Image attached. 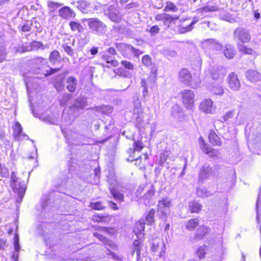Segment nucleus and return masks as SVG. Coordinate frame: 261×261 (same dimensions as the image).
Here are the masks:
<instances>
[{"mask_svg": "<svg viewBox=\"0 0 261 261\" xmlns=\"http://www.w3.org/2000/svg\"><path fill=\"white\" fill-rule=\"evenodd\" d=\"M49 60L54 64L60 63L61 61V57L59 52L57 50L51 52L49 56Z\"/></svg>", "mask_w": 261, "mask_h": 261, "instance_id": "25", "label": "nucleus"}, {"mask_svg": "<svg viewBox=\"0 0 261 261\" xmlns=\"http://www.w3.org/2000/svg\"><path fill=\"white\" fill-rule=\"evenodd\" d=\"M247 79L252 82H256L261 80V75L256 71L250 70L246 72Z\"/></svg>", "mask_w": 261, "mask_h": 261, "instance_id": "19", "label": "nucleus"}, {"mask_svg": "<svg viewBox=\"0 0 261 261\" xmlns=\"http://www.w3.org/2000/svg\"><path fill=\"white\" fill-rule=\"evenodd\" d=\"M13 136L15 140H20L21 136H25L22 133V128L19 122L15 123V128L13 131Z\"/></svg>", "mask_w": 261, "mask_h": 261, "instance_id": "26", "label": "nucleus"}, {"mask_svg": "<svg viewBox=\"0 0 261 261\" xmlns=\"http://www.w3.org/2000/svg\"><path fill=\"white\" fill-rule=\"evenodd\" d=\"M130 51L133 53L136 57H138L140 55L143 54L144 51L140 50L138 49H136L134 47H130Z\"/></svg>", "mask_w": 261, "mask_h": 261, "instance_id": "58", "label": "nucleus"}, {"mask_svg": "<svg viewBox=\"0 0 261 261\" xmlns=\"http://www.w3.org/2000/svg\"><path fill=\"white\" fill-rule=\"evenodd\" d=\"M214 175V172L212 168L209 165L206 164L200 170L198 180L199 182H202L204 180Z\"/></svg>", "mask_w": 261, "mask_h": 261, "instance_id": "8", "label": "nucleus"}, {"mask_svg": "<svg viewBox=\"0 0 261 261\" xmlns=\"http://www.w3.org/2000/svg\"><path fill=\"white\" fill-rule=\"evenodd\" d=\"M133 117L134 119L135 120L136 126L138 128L142 127L144 123V115L143 110L140 103L135 104Z\"/></svg>", "mask_w": 261, "mask_h": 261, "instance_id": "4", "label": "nucleus"}, {"mask_svg": "<svg viewBox=\"0 0 261 261\" xmlns=\"http://www.w3.org/2000/svg\"><path fill=\"white\" fill-rule=\"evenodd\" d=\"M78 5L77 7L84 13H87L88 8L90 7V5L88 4L86 2L82 1L77 3Z\"/></svg>", "mask_w": 261, "mask_h": 261, "instance_id": "35", "label": "nucleus"}, {"mask_svg": "<svg viewBox=\"0 0 261 261\" xmlns=\"http://www.w3.org/2000/svg\"><path fill=\"white\" fill-rule=\"evenodd\" d=\"M105 14L113 22H119L121 20L119 12L115 6H110L105 11Z\"/></svg>", "mask_w": 261, "mask_h": 261, "instance_id": "10", "label": "nucleus"}, {"mask_svg": "<svg viewBox=\"0 0 261 261\" xmlns=\"http://www.w3.org/2000/svg\"><path fill=\"white\" fill-rule=\"evenodd\" d=\"M72 95L69 93H65L63 94L60 100V104L61 106H64L66 105L67 102L71 99Z\"/></svg>", "mask_w": 261, "mask_h": 261, "instance_id": "41", "label": "nucleus"}, {"mask_svg": "<svg viewBox=\"0 0 261 261\" xmlns=\"http://www.w3.org/2000/svg\"><path fill=\"white\" fill-rule=\"evenodd\" d=\"M88 21L90 29L96 33L102 34L106 31V25L99 19L90 18Z\"/></svg>", "mask_w": 261, "mask_h": 261, "instance_id": "5", "label": "nucleus"}, {"mask_svg": "<svg viewBox=\"0 0 261 261\" xmlns=\"http://www.w3.org/2000/svg\"><path fill=\"white\" fill-rule=\"evenodd\" d=\"M66 88L70 92H74L77 84V79L73 76L68 77L66 81Z\"/></svg>", "mask_w": 261, "mask_h": 261, "instance_id": "15", "label": "nucleus"}, {"mask_svg": "<svg viewBox=\"0 0 261 261\" xmlns=\"http://www.w3.org/2000/svg\"><path fill=\"white\" fill-rule=\"evenodd\" d=\"M182 112V108L177 105H175L172 107L171 113L174 117H179Z\"/></svg>", "mask_w": 261, "mask_h": 261, "instance_id": "39", "label": "nucleus"}, {"mask_svg": "<svg viewBox=\"0 0 261 261\" xmlns=\"http://www.w3.org/2000/svg\"><path fill=\"white\" fill-rule=\"evenodd\" d=\"M142 246L143 244L141 243L140 240H135L133 242L132 250L130 251V253L132 254V255H133L135 252H136L137 257H139L140 255L141 249Z\"/></svg>", "mask_w": 261, "mask_h": 261, "instance_id": "18", "label": "nucleus"}, {"mask_svg": "<svg viewBox=\"0 0 261 261\" xmlns=\"http://www.w3.org/2000/svg\"><path fill=\"white\" fill-rule=\"evenodd\" d=\"M237 46L240 51L246 54L252 55L253 50L251 48H248L245 46L243 43H237Z\"/></svg>", "mask_w": 261, "mask_h": 261, "instance_id": "33", "label": "nucleus"}, {"mask_svg": "<svg viewBox=\"0 0 261 261\" xmlns=\"http://www.w3.org/2000/svg\"><path fill=\"white\" fill-rule=\"evenodd\" d=\"M151 250L154 252H159V255L161 257L165 254L166 246L163 241H154L151 246Z\"/></svg>", "mask_w": 261, "mask_h": 261, "instance_id": "12", "label": "nucleus"}, {"mask_svg": "<svg viewBox=\"0 0 261 261\" xmlns=\"http://www.w3.org/2000/svg\"><path fill=\"white\" fill-rule=\"evenodd\" d=\"M121 64L126 69H127L130 70H133L134 69L133 64L129 61H127L126 60H122L121 62Z\"/></svg>", "mask_w": 261, "mask_h": 261, "instance_id": "52", "label": "nucleus"}, {"mask_svg": "<svg viewBox=\"0 0 261 261\" xmlns=\"http://www.w3.org/2000/svg\"><path fill=\"white\" fill-rule=\"evenodd\" d=\"M142 63L147 67L151 65V58L149 55H145L142 59Z\"/></svg>", "mask_w": 261, "mask_h": 261, "instance_id": "51", "label": "nucleus"}, {"mask_svg": "<svg viewBox=\"0 0 261 261\" xmlns=\"http://www.w3.org/2000/svg\"><path fill=\"white\" fill-rule=\"evenodd\" d=\"M205 41L207 43L208 46L212 49L216 51H220L223 49V45L222 44L219 42L215 39H208Z\"/></svg>", "mask_w": 261, "mask_h": 261, "instance_id": "17", "label": "nucleus"}, {"mask_svg": "<svg viewBox=\"0 0 261 261\" xmlns=\"http://www.w3.org/2000/svg\"><path fill=\"white\" fill-rule=\"evenodd\" d=\"M13 191L17 193L16 202L20 203L22 201L27 188V185L24 180H19L16 182L11 184Z\"/></svg>", "mask_w": 261, "mask_h": 261, "instance_id": "3", "label": "nucleus"}, {"mask_svg": "<svg viewBox=\"0 0 261 261\" xmlns=\"http://www.w3.org/2000/svg\"><path fill=\"white\" fill-rule=\"evenodd\" d=\"M228 84L229 88L233 91H239L241 83L238 75L234 72H231L227 77Z\"/></svg>", "mask_w": 261, "mask_h": 261, "instance_id": "11", "label": "nucleus"}, {"mask_svg": "<svg viewBox=\"0 0 261 261\" xmlns=\"http://www.w3.org/2000/svg\"><path fill=\"white\" fill-rule=\"evenodd\" d=\"M64 50L65 53L69 56L72 57L74 55V52L73 49L69 46L67 43H64L62 46Z\"/></svg>", "mask_w": 261, "mask_h": 261, "instance_id": "44", "label": "nucleus"}, {"mask_svg": "<svg viewBox=\"0 0 261 261\" xmlns=\"http://www.w3.org/2000/svg\"><path fill=\"white\" fill-rule=\"evenodd\" d=\"M93 236L97 238L99 241H101L106 245L109 246L112 249L115 250L117 249V246L112 241L109 240L102 234H100L97 232H95L93 233Z\"/></svg>", "mask_w": 261, "mask_h": 261, "instance_id": "14", "label": "nucleus"}, {"mask_svg": "<svg viewBox=\"0 0 261 261\" xmlns=\"http://www.w3.org/2000/svg\"><path fill=\"white\" fill-rule=\"evenodd\" d=\"M31 49H30V47L29 46H19L16 49V51L17 52H20V53H24V52L29 51H31Z\"/></svg>", "mask_w": 261, "mask_h": 261, "instance_id": "59", "label": "nucleus"}, {"mask_svg": "<svg viewBox=\"0 0 261 261\" xmlns=\"http://www.w3.org/2000/svg\"><path fill=\"white\" fill-rule=\"evenodd\" d=\"M209 141L214 145L221 146L222 145L220 138L213 130H211L208 135Z\"/></svg>", "mask_w": 261, "mask_h": 261, "instance_id": "20", "label": "nucleus"}, {"mask_svg": "<svg viewBox=\"0 0 261 261\" xmlns=\"http://www.w3.org/2000/svg\"><path fill=\"white\" fill-rule=\"evenodd\" d=\"M145 224V222L144 219H141L136 223L134 232L138 237L144 234L143 232L144 231Z\"/></svg>", "mask_w": 261, "mask_h": 261, "instance_id": "16", "label": "nucleus"}, {"mask_svg": "<svg viewBox=\"0 0 261 261\" xmlns=\"http://www.w3.org/2000/svg\"><path fill=\"white\" fill-rule=\"evenodd\" d=\"M141 86L143 88V95L145 97L148 94V84L145 79H142L141 82Z\"/></svg>", "mask_w": 261, "mask_h": 261, "instance_id": "48", "label": "nucleus"}, {"mask_svg": "<svg viewBox=\"0 0 261 261\" xmlns=\"http://www.w3.org/2000/svg\"><path fill=\"white\" fill-rule=\"evenodd\" d=\"M177 7L175 6V5L171 2H167L166 4V6L164 9L165 11H172L173 12H176L177 11Z\"/></svg>", "mask_w": 261, "mask_h": 261, "instance_id": "50", "label": "nucleus"}, {"mask_svg": "<svg viewBox=\"0 0 261 261\" xmlns=\"http://www.w3.org/2000/svg\"><path fill=\"white\" fill-rule=\"evenodd\" d=\"M172 205L171 201L168 198H165L159 201L158 213L160 216H166L169 214L170 208Z\"/></svg>", "mask_w": 261, "mask_h": 261, "instance_id": "6", "label": "nucleus"}, {"mask_svg": "<svg viewBox=\"0 0 261 261\" xmlns=\"http://www.w3.org/2000/svg\"><path fill=\"white\" fill-rule=\"evenodd\" d=\"M117 73L118 75L124 77L130 78L132 76L131 74L129 72L126 71L125 69L122 68L117 69Z\"/></svg>", "mask_w": 261, "mask_h": 261, "instance_id": "46", "label": "nucleus"}, {"mask_svg": "<svg viewBox=\"0 0 261 261\" xmlns=\"http://www.w3.org/2000/svg\"><path fill=\"white\" fill-rule=\"evenodd\" d=\"M160 30V28L158 25H155L150 28L149 32L151 36H154L159 33Z\"/></svg>", "mask_w": 261, "mask_h": 261, "instance_id": "53", "label": "nucleus"}, {"mask_svg": "<svg viewBox=\"0 0 261 261\" xmlns=\"http://www.w3.org/2000/svg\"><path fill=\"white\" fill-rule=\"evenodd\" d=\"M11 184H13L19 181L18 178L16 176V173L14 171L12 172L11 173Z\"/></svg>", "mask_w": 261, "mask_h": 261, "instance_id": "63", "label": "nucleus"}, {"mask_svg": "<svg viewBox=\"0 0 261 261\" xmlns=\"http://www.w3.org/2000/svg\"><path fill=\"white\" fill-rule=\"evenodd\" d=\"M90 206L91 208L95 210H102L105 207L101 201L91 202Z\"/></svg>", "mask_w": 261, "mask_h": 261, "instance_id": "45", "label": "nucleus"}, {"mask_svg": "<svg viewBox=\"0 0 261 261\" xmlns=\"http://www.w3.org/2000/svg\"><path fill=\"white\" fill-rule=\"evenodd\" d=\"M8 244L7 243V240L0 239V249L1 250H5L7 247Z\"/></svg>", "mask_w": 261, "mask_h": 261, "instance_id": "61", "label": "nucleus"}, {"mask_svg": "<svg viewBox=\"0 0 261 261\" xmlns=\"http://www.w3.org/2000/svg\"><path fill=\"white\" fill-rule=\"evenodd\" d=\"M201 204L197 201H193L189 203V210L191 213H198L201 210Z\"/></svg>", "mask_w": 261, "mask_h": 261, "instance_id": "24", "label": "nucleus"}, {"mask_svg": "<svg viewBox=\"0 0 261 261\" xmlns=\"http://www.w3.org/2000/svg\"><path fill=\"white\" fill-rule=\"evenodd\" d=\"M133 148L136 151H140L143 148L142 143L140 141H135L133 143Z\"/></svg>", "mask_w": 261, "mask_h": 261, "instance_id": "55", "label": "nucleus"}, {"mask_svg": "<svg viewBox=\"0 0 261 261\" xmlns=\"http://www.w3.org/2000/svg\"><path fill=\"white\" fill-rule=\"evenodd\" d=\"M109 189L111 195L115 199L120 201H123L124 196L122 194L115 189L114 187H109Z\"/></svg>", "mask_w": 261, "mask_h": 261, "instance_id": "29", "label": "nucleus"}, {"mask_svg": "<svg viewBox=\"0 0 261 261\" xmlns=\"http://www.w3.org/2000/svg\"><path fill=\"white\" fill-rule=\"evenodd\" d=\"M212 77L214 80H218L219 79H221L223 77V74L222 73H220L216 70H214L211 74Z\"/></svg>", "mask_w": 261, "mask_h": 261, "instance_id": "54", "label": "nucleus"}, {"mask_svg": "<svg viewBox=\"0 0 261 261\" xmlns=\"http://www.w3.org/2000/svg\"><path fill=\"white\" fill-rule=\"evenodd\" d=\"M182 101L184 107L187 110H192L194 106V92L189 89H185L181 92Z\"/></svg>", "mask_w": 261, "mask_h": 261, "instance_id": "1", "label": "nucleus"}, {"mask_svg": "<svg viewBox=\"0 0 261 261\" xmlns=\"http://www.w3.org/2000/svg\"><path fill=\"white\" fill-rule=\"evenodd\" d=\"M6 53L3 47H0V63L2 62L5 59Z\"/></svg>", "mask_w": 261, "mask_h": 261, "instance_id": "62", "label": "nucleus"}, {"mask_svg": "<svg viewBox=\"0 0 261 261\" xmlns=\"http://www.w3.org/2000/svg\"><path fill=\"white\" fill-rule=\"evenodd\" d=\"M48 6L50 9V11H55V10L58 9L59 7L60 6V5L58 3L51 2V1H48Z\"/></svg>", "mask_w": 261, "mask_h": 261, "instance_id": "57", "label": "nucleus"}, {"mask_svg": "<svg viewBox=\"0 0 261 261\" xmlns=\"http://www.w3.org/2000/svg\"><path fill=\"white\" fill-rule=\"evenodd\" d=\"M209 89L215 95H221L224 93V89L220 84H213Z\"/></svg>", "mask_w": 261, "mask_h": 261, "instance_id": "27", "label": "nucleus"}, {"mask_svg": "<svg viewBox=\"0 0 261 261\" xmlns=\"http://www.w3.org/2000/svg\"><path fill=\"white\" fill-rule=\"evenodd\" d=\"M155 211L153 208H151L146 215L145 217V222L148 225H151L154 222V215Z\"/></svg>", "mask_w": 261, "mask_h": 261, "instance_id": "28", "label": "nucleus"}, {"mask_svg": "<svg viewBox=\"0 0 261 261\" xmlns=\"http://www.w3.org/2000/svg\"><path fill=\"white\" fill-rule=\"evenodd\" d=\"M92 109L94 110L97 112H101L106 115L111 114L113 111V108L108 105L96 106L94 107V108H92Z\"/></svg>", "mask_w": 261, "mask_h": 261, "instance_id": "23", "label": "nucleus"}, {"mask_svg": "<svg viewBox=\"0 0 261 261\" xmlns=\"http://www.w3.org/2000/svg\"><path fill=\"white\" fill-rule=\"evenodd\" d=\"M233 116V113L232 112H228L224 116H223L222 118V122H227L230 118H231Z\"/></svg>", "mask_w": 261, "mask_h": 261, "instance_id": "60", "label": "nucleus"}, {"mask_svg": "<svg viewBox=\"0 0 261 261\" xmlns=\"http://www.w3.org/2000/svg\"><path fill=\"white\" fill-rule=\"evenodd\" d=\"M30 47V49H31V50L33 49H38L40 48H42V49H44V45L41 42L34 41L30 44V45L29 46Z\"/></svg>", "mask_w": 261, "mask_h": 261, "instance_id": "42", "label": "nucleus"}, {"mask_svg": "<svg viewBox=\"0 0 261 261\" xmlns=\"http://www.w3.org/2000/svg\"><path fill=\"white\" fill-rule=\"evenodd\" d=\"M14 251L19 252L20 250V246L19 243V236L17 234H15L14 237Z\"/></svg>", "mask_w": 261, "mask_h": 261, "instance_id": "49", "label": "nucleus"}, {"mask_svg": "<svg viewBox=\"0 0 261 261\" xmlns=\"http://www.w3.org/2000/svg\"><path fill=\"white\" fill-rule=\"evenodd\" d=\"M95 229L99 230V231H102L104 233L109 234L110 235L113 234L115 232L114 228H110V227H104L97 226L95 228Z\"/></svg>", "mask_w": 261, "mask_h": 261, "instance_id": "40", "label": "nucleus"}, {"mask_svg": "<svg viewBox=\"0 0 261 261\" xmlns=\"http://www.w3.org/2000/svg\"><path fill=\"white\" fill-rule=\"evenodd\" d=\"M209 192L204 188H199L197 189V194L199 197H204L209 195Z\"/></svg>", "mask_w": 261, "mask_h": 261, "instance_id": "47", "label": "nucleus"}, {"mask_svg": "<svg viewBox=\"0 0 261 261\" xmlns=\"http://www.w3.org/2000/svg\"><path fill=\"white\" fill-rule=\"evenodd\" d=\"M200 109L205 113H212L214 110L213 101L210 99H206L202 101L200 105Z\"/></svg>", "mask_w": 261, "mask_h": 261, "instance_id": "13", "label": "nucleus"}, {"mask_svg": "<svg viewBox=\"0 0 261 261\" xmlns=\"http://www.w3.org/2000/svg\"><path fill=\"white\" fill-rule=\"evenodd\" d=\"M199 220L197 218L190 219L187 223L186 228L189 230H193L199 224Z\"/></svg>", "mask_w": 261, "mask_h": 261, "instance_id": "30", "label": "nucleus"}, {"mask_svg": "<svg viewBox=\"0 0 261 261\" xmlns=\"http://www.w3.org/2000/svg\"><path fill=\"white\" fill-rule=\"evenodd\" d=\"M210 228L205 226H201L197 229L195 234L196 239L199 240L203 238L209 232Z\"/></svg>", "mask_w": 261, "mask_h": 261, "instance_id": "21", "label": "nucleus"}, {"mask_svg": "<svg viewBox=\"0 0 261 261\" xmlns=\"http://www.w3.org/2000/svg\"><path fill=\"white\" fill-rule=\"evenodd\" d=\"M44 60L45 59L44 58L40 57H37L31 60L30 64L36 67L39 68L41 65L43 64V62Z\"/></svg>", "mask_w": 261, "mask_h": 261, "instance_id": "34", "label": "nucleus"}, {"mask_svg": "<svg viewBox=\"0 0 261 261\" xmlns=\"http://www.w3.org/2000/svg\"><path fill=\"white\" fill-rule=\"evenodd\" d=\"M193 28L194 27L191 25V23L187 25L181 24L179 27L178 31L180 34H184L188 32L191 31L193 29Z\"/></svg>", "mask_w": 261, "mask_h": 261, "instance_id": "38", "label": "nucleus"}, {"mask_svg": "<svg viewBox=\"0 0 261 261\" xmlns=\"http://www.w3.org/2000/svg\"><path fill=\"white\" fill-rule=\"evenodd\" d=\"M88 105L87 99L84 96H80L76 98L69 108L73 113L83 110Z\"/></svg>", "mask_w": 261, "mask_h": 261, "instance_id": "7", "label": "nucleus"}, {"mask_svg": "<svg viewBox=\"0 0 261 261\" xmlns=\"http://www.w3.org/2000/svg\"><path fill=\"white\" fill-rule=\"evenodd\" d=\"M102 58L103 60L106 61L107 63L110 64L113 66L116 67L118 65V62L116 60L113 59L112 57L106 53L102 56Z\"/></svg>", "mask_w": 261, "mask_h": 261, "instance_id": "32", "label": "nucleus"}, {"mask_svg": "<svg viewBox=\"0 0 261 261\" xmlns=\"http://www.w3.org/2000/svg\"><path fill=\"white\" fill-rule=\"evenodd\" d=\"M219 150L212 148L208 154L211 158H218L220 156Z\"/></svg>", "mask_w": 261, "mask_h": 261, "instance_id": "56", "label": "nucleus"}, {"mask_svg": "<svg viewBox=\"0 0 261 261\" xmlns=\"http://www.w3.org/2000/svg\"><path fill=\"white\" fill-rule=\"evenodd\" d=\"M107 181L110 185L109 187H114L116 184V179L114 173L112 172H109L107 177Z\"/></svg>", "mask_w": 261, "mask_h": 261, "instance_id": "37", "label": "nucleus"}, {"mask_svg": "<svg viewBox=\"0 0 261 261\" xmlns=\"http://www.w3.org/2000/svg\"><path fill=\"white\" fill-rule=\"evenodd\" d=\"M104 219H105L104 217L99 216H96V215L93 216V217L92 218V220L94 222H102L103 220Z\"/></svg>", "mask_w": 261, "mask_h": 261, "instance_id": "64", "label": "nucleus"}, {"mask_svg": "<svg viewBox=\"0 0 261 261\" xmlns=\"http://www.w3.org/2000/svg\"><path fill=\"white\" fill-rule=\"evenodd\" d=\"M70 27L71 29L73 31H77L79 32L82 33L84 31V28L81 24L78 22L71 21L70 22Z\"/></svg>", "mask_w": 261, "mask_h": 261, "instance_id": "36", "label": "nucleus"}, {"mask_svg": "<svg viewBox=\"0 0 261 261\" xmlns=\"http://www.w3.org/2000/svg\"><path fill=\"white\" fill-rule=\"evenodd\" d=\"M154 194V188L153 186H151L149 190L144 195L143 197L147 200H150Z\"/></svg>", "mask_w": 261, "mask_h": 261, "instance_id": "43", "label": "nucleus"}, {"mask_svg": "<svg viewBox=\"0 0 261 261\" xmlns=\"http://www.w3.org/2000/svg\"><path fill=\"white\" fill-rule=\"evenodd\" d=\"M234 40H239L238 43H248L251 40V35L248 30L243 27L237 28L233 34Z\"/></svg>", "mask_w": 261, "mask_h": 261, "instance_id": "2", "label": "nucleus"}, {"mask_svg": "<svg viewBox=\"0 0 261 261\" xmlns=\"http://www.w3.org/2000/svg\"><path fill=\"white\" fill-rule=\"evenodd\" d=\"M192 79V74L188 69L182 68L178 72V80L180 83L193 87L191 84Z\"/></svg>", "mask_w": 261, "mask_h": 261, "instance_id": "9", "label": "nucleus"}, {"mask_svg": "<svg viewBox=\"0 0 261 261\" xmlns=\"http://www.w3.org/2000/svg\"><path fill=\"white\" fill-rule=\"evenodd\" d=\"M224 55L228 59H232L235 55V50L233 46L229 44H226L224 50Z\"/></svg>", "mask_w": 261, "mask_h": 261, "instance_id": "22", "label": "nucleus"}, {"mask_svg": "<svg viewBox=\"0 0 261 261\" xmlns=\"http://www.w3.org/2000/svg\"><path fill=\"white\" fill-rule=\"evenodd\" d=\"M218 10L216 6H206L205 7L199 8L197 10L198 13H206L209 12L216 11Z\"/></svg>", "mask_w": 261, "mask_h": 261, "instance_id": "31", "label": "nucleus"}]
</instances>
